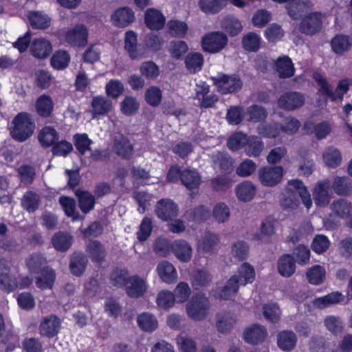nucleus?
<instances>
[{"label":"nucleus","instance_id":"obj_41","mask_svg":"<svg viewBox=\"0 0 352 352\" xmlns=\"http://www.w3.org/2000/svg\"><path fill=\"white\" fill-rule=\"evenodd\" d=\"M344 296L338 292H332L320 298H316L313 300V305L314 307L323 309L330 305L338 303L342 301Z\"/></svg>","mask_w":352,"mask_h":352},{"label":"nucleus","instance_id":"obj_54","mask_svg":"<svg viewBox=\"0 0 352 352\" xmlns=\"http://www.w3.org/2000/svg\"><path fill=\"white\" fill-rule=\"evenodd\" d=\"M249 137L242 132H236L228 140L227 146L232 151H237L245 146Z\"/></svg>","mask_w":352,"mask_h":352},{"label":"nucleus","instance_id":"obj_40","mask_svg":"<svg viewBox=\"0 0 352 352\" xmlns=\"http://www.w3.org/2000/svg\"><path fill=\"white\" fill-rule=\"evenodd\" d=\"M59 138L56 130L52 126H45L39 132L38 139L43 146L53 145Z\"/></svg>","mask_w":352,"mask_h":352},{"label":"nucleus","instance_id":"obj_15","mask_svg":"<svg viewBox=\"0 0 352 352\" xmlns=\"http://www.w3.org/2000/svg\"><path fill=\"white\" fill-rule=\"evenodd\" d=\"M125 287L126 294L132 298L142 296L147 289L144 279L137 275L129 277Z\"/></svg>","mask_w":352,"mask_h":352},{"label":"nucleus","instance_id":"obj_21","mask_svg":"<svg viewBox=\"0 0 352 352\" xmlns=\"http://www.w3.org/2000/svg\"><path fill=\"white\" fill-rule=\"evenodd\" d=\"M157 272L162 280L166 283H173L177 279L175 267L167 261H162L157 264Z\"/></svg>","mask_w":352,"mask_h":352},{"label":"nucleus","instance_id":"obj_25","mask_svg":"<svg viewBox=\"0 0 352 352\" xmlns=\"http://www.w3.org/2000/svg\"><path fill=\"white\" fill-rule=\"evenodd\" d=\"M52 48L49 41L43 38H36L30 46L32 54L38 58H45L52 52Z\"/></svg>","mask_w":352,"mask_h":352},{"label":"nucleus","instance_id":"obj_38","mask_svg":"<svg viewBox=\"0 0 352 352\" xmlns=\"http://www.w3.org/2000/svg\"><path fill=\"white\" fill-rule=\"evenodd\" d=\"M137 322L139 327L146 332H153L158 327L156 317L148 312L140 314L137 318Z\"/></svg>","mask_w":352,"mask_h":352},{"label":"nucleus","instance_id":"obj_2","mask_svg":"<svg viewBox=\"0 0 352 352\" xmlns=\"http://www.w3.org/2000/svg\"><path fill=\"white\" fill-rule=\"evenodd\" d=\"M35 128L32 116L27 112H21L12 120L10 133L16 142H23L32 135Z\"/></svg>","mask_w":352,"mask_h":352},{"label":"nucleus","instance_id":"obj_17","mask_svg":"<svg viewBox=\"0 0 352 352\" xmlns=\"http://www.w3.org/2000/svg\"><path fill=\"white\" fill-rule=\"evenodd\" d=\"M66 41L74 46H84L87 41V30L82 25H77L69 30L65 36Z\"/></svg>","mask_w":352,"mask_h":352},{"label":"nucleus","instance_id":"obj_12","mask_svg":"<svg viewBox=\"0 0 352 352\" xmlns=\"http://www.w3.org/2000/svg\"><path fill=\"white\" fill-rule=\"evenodd\" d=\"M60 327V320L55 315L45 317L39 325V332L41 336L47 338L55 336Z\"/></svg>","mask_w":352,"mask_h":352},{"label":"nucleus","instance_id":"obj_49","mask_svg":"<svg viewBox=\"0 0 352 352\" xmlns=\"http://www.w3.org/2000/svg\"><path fill=\"white\" fill-rule=\"evenodd\" d=\"M18 287V283L16 278L10 274L8 270L6 269V272L0 270V289L10 293L15 290Z\"/></svg>","mask_w":352,"mask_h":352},{"label":"nucleus","instance_id":"obj_6","mask_svg":"<svg viewBox=\"0 0 352 352\" xmlns=\"http://www.w3.org/2000/svg\"><path fill=\"white\" fill-rule=\"evenodd\" d=\"M283 175V168L280 166H265L258 170V178L264 186L272 187L279 184Z\"/></svg>","mask_w":352,"mask_h":352},{"label":"nucleus","instance_id":"obj_14","mask_svg":"<svg viewBox=\"0 0 352 352\" xmlns=\"http://www.w3.org/2000/svg\"><path fill=\"white\" fill-rule=\"evenodd\" d=\"M156 213L164 221L170 220L178 214L177 206L170 199H161L156 205Z\"/></svg>","mask_w":352,"mask_h":352},{"label":"nucleus","instance_id":"obj_44","mask_svg":"<svg viewBox=\"0 0 352 352\" xmlns=\"http://www.w3.org/2000/svg\"><path fill=\"white\" fill-rule=\"evenodd\" d=\"M76 195L78 198L79 207L84 213L91 210L95 205V197L87 191L77 190Z\"/></svg>","mask_w":352,"mask_h":352},{"label":"nucleus","instance_id":"obj_22","mask_svg":"<svg viewBox=\"0 0 352 352\" xmlns=\"http://www.w3.org/2000/svg\"><path fill=\"white\" fill-rule=\"evenodd\" d=\"M267 336L266 329L258 324L248 327L244 331L245 340L252 344L263 342Z\"/></svg>","mask_w":352,"mask_h":352},{"label":"nucleus","instance_id":"obj_26","mask_svg":"<svg viewBox=\"0 0 352 352\" xmlns=\"http://www.w3.org/2000/svg\"><path fill=\"white\" fill-rule=\"evenodd\" d=\"M88 260L84 253L74 252L71 256L69 269L72 274L80 276L85 270Z\"/></svg>","mask_w":352,"mask_h":352},{"label":"nucleus","instance_id":"obj_33","mask_svg":"<svg viewBox=\"0 0 352 352\" xmlns=\"http://www.w3.org/2000/svg\"><path fill=\"white\" fill-rule=\"evenodd\" d=\"M296 264L291 254H284L278 261V271L284 277H290L295 272Z\"/></svg>","mask_w":352,"mask_h":352},{"label":"nucleus","instance_id":"obj_57","mask_svg":"<svg viewBox=\"0 0 352 352\" xmlns=\"http://www.w3.org/2000/svg\"><path fill=\"white\" fill-rule=\"evenodd\" d=\"M226 4V0H199L201 10L206 13L218 12Z\"/></svg>","mask_w":352,"mask_h":352},{"label":"nucleus","instance_id":"obj_16","mask_svg":"<svg viewBox=\"0 0 352 352\" xmlns=\"http://www.w3.org/2000/svg\"><path fill=\"white\" fill-rule=\"evenodd\" d=\"M113 23L118 27L124 28L129 25L135 20L133 11L128 7L117 9L111 16Z\"/></svg>","mask_w":352,"mask_h":352},{"label":"nucleus","instance_id":"obj_9","mask_svg":"<svg viewBox=\"0 0 352 352\" xmlns=\"http://www.w3.org/2000/svg\"><path fill=\"white\" fill-rule=\"evenodd\" d=\"M313 198L317 206L320 207L327 206L332 198L331 182L324 179L318 182L313 191Z\"/></svg>","mask_w":352,"mask_h":352},{"label":"nucleus","instance_id":"obj_5","mask_svg":"<svg viewBox=\"0 0 352 352\" xmlns=\"http://www.w3.org/2000/svg\"><path fill=\"white\" fill-rule=\"evenodd\" d=\"M227 36L221 32H212L206 34L201 40L202 48L209 53H218L227 45Z\"/></svg>","mask_w":352,"mask_h":352},{"label":"nucleus","instance_id":"obj_64","mask_svg":"<svg viewBox=\"0 0 352 352\" xmlns=\"http://www.w3.org/2000/svg\"><path fill=\"white\" fill-rule=\"evenodd\" d=\"M139 107V102L135 98L131 96L126 97L120 103L122 113L128 116L135 114Z\"/></svg>","mask_w":352,"mask_h":352},{"label":"nucleus","instance_id":"obj_36","mask_svg":"<svg viewBox=\"0 0 352 352\" xmlns=\"http://www.w3.org/2000/svg\"><path fill=\"white\" fill-rule=\"evenodd\" d=\"M256 188L250 181H245L239 184L236 188V196L242 201H251L256 195Z\"/></svg>","mask_w":352,"mask_h":352},{"label":"nucleus","instance_id":"obj_19","mask_svg":"<svg viewBox=\"0 0 352 352\" xmlns=\"http://www.w3.org/2000/svg\"><path fill=\"white\" fill-rule=\"evenodd\" d=\"M170 248L176 258L180 261L186 263L190 261L192 249L187 241L176 240L172 243Z\"/></svg>","mask_w":352,"mask_h":352},{"label":"nucleus","instance_id":"obj_52","mask_svg":"<svg viewBox=\"0 0 352 352\" xmlns=\"http://www.w3.org/2000/svg\"><path fill=\"white\" fill-rule=\"evenodd\" d=\"M203 63L204 57L201 54L198 52L188 54L185 59L186 67L190 73H195L201 70Z\"/></svg>","mask_w":352,"mask_h":352},{"label":"nucleus","instance_id":"obj_47","mask_svg":"<svg viewBox=\"0 0 352 352\" xmlns=\"http://www.w3.org/2000/svg\"><path fill=\"white\" fill-rule=\"evenodd\" d=\"M245 113L248 116V121L250 122H263L267 118L268 115L267 109L258 104L248 107Z\"/></svg>","mask_w":352,"mask_h":352},{"label":"nucleus","instance_id":"obj_28","mask_svg":"<svg viewBox=\"0 0 352 352\" xmlns=\"http://www.w3.org/2000/svg\"><path fill=\"white\" fill-rule=\"evenodd\" d=\"M36 280V286L41 289H51L56 279V274L52 268L44 266Z\"/></svg>","mask_w":352,"mask_h":352},{"label":"nucleus","instance_id":"obj_63","mask_svg":"<svg viewBox=\"0 0 352 352\" xmlns=\"http://www.w3.org/2000/svg\"><path fill=\"white\" fill-rule=\"evenodd\" d=\"M144 98L148 104L153 107H157L162 101V91L156 86L150 87L146 90Z\"/></svg>","mask_w":352,"mask_h":352},{"label":"nucleus","instance_id":"obj_13","mask_svg":"<svg viewBox=\"0 0 352 352\" xmlns=\"http://www.w3.org/2000/svg\"><path fill=\"white\" fill-rule=\"evenodd\" d=\"M113 151L122 159H130L133 154V148L129 140L122 135L113 139Z\"/></svg>","mask_w":352,"mask_h":352},{"label":"nucleus","instance_id":"obj_37","mask_svg":"<svg viewBox=\"0 0 352 352\" xmlns=\"http://www.w3.org/2000/svg\"><path fill=\"white\" fill-rule=\"evenodd\" d=\"M313 3L309 0H297L287 6L289 14L294 19H298L302 13L311 10Z\"/></svg>","mask_w":352,"mask_h":352},{"label":"nucleus","instance_id":"obj_18","mask_svg":"<svg viewBox=\"0 0 352 352\" xmlns=\"http://www.w3.org/2000/svg\"><path fill=\"white\" fill-rule=\"evenodd\" d=\"M144 21L149 29L159 30L164 27L166 19L160 10L148 8L144 13Z\"/></svg>","mask_w":352,"mask_h":352},{"label":"nucleus","instance_id":"obj_51","mask_svg":"<svg viewBox=\"0 0 352 352\" xmlns=\"http://www.w3.org/2000/svg\"><path fill=\"white\" fill-rule=\"evenodd\" d=\"M168 32L173 37L184 38L188 31L187 24L179 20H170L167 23Z\"/></svg>","mask_w":352,"mask_h":352},{"label":"nucleus","instance_id":"obj_11","mask_svg":"<svg viewBox=\"0 0 352 352\" xmlns=\"http://www.w3.org/2000/svg\"><path fill=\"white\" fill-rule=\"evenodd\" d=\"M305 104L302 94L296 91L286 92L278 100V105L280 109L287 111H294L300 108Z\"/></svg>","mask_w":352,"mask_h":352},{"label":"nucleus","instance_id":"obj_10","mask_svg":"<svg viewBox=\"0 0 352 352\" xmlns=\"http://www.w3.org/2000/svg\"><path fill=\"white\" fill-rule=\"evenodd\" d=\"M237 322V318L233 312L221 311L216 314L215 327L220 333L227 335L234 328Z\"/></svg>","mask_w":352,"mask_h":352},{"label":"nucleus","instance_id":"obj_7","mask_svg":"<svg viewBox=\"0 0 352 352\" xmlns=\"http://www.w3.org/2000/svg\"><path fill=\"white\" fill-rule=\"evenodd\" d=\"M212 79L219 91L222 94L237 92L243 86L241 78L236 75L223 74L217 77H213Z\"/></svg>","mask_w":352,"mask_h":352},{"label":"nucleus","instance_id":"obj_62","mask_svg":"<svg viewBox=\"0 0 352 352\" xmlns=\"http://www.w3.org/2000/svg\"><path fill=\"white\" fill-rule=\"evenodd\" d=\"M176 342L181 352H197V344L192 338L179 335L176 338Z\"/></svg>","mask_w":352,"mask_h":352},{"label":"nucleus","instance_id":"obj_60","mask_svg":"<svg viewBox=\"0 0 352 352\" xmlns=\"http://www.w3.org/2000/svg\"><path fill=\"white\" fill-rule=\"evenodd\" d=\"M47 261L41 254H32L26 260V265L29 270L34 273H39L42 271Z\"/></svg>","mask_w":352,"mask_h":352},{"label":"nucleus","instance_id":"obj_4","mask_svg":"<svg viewBox=\"0 0 352 352\" xmlns=\"http://www.w3.org/2000/svg\"><path fill=\"white\" fill-rule=\"evenodd\" d=\"M314 78L320 85L318 91L322 94L327 96L333 101H336L338 99L342 100L344 94L349 90V84L345 80H340L338 82L336 91L333 92L330 84L321 74H314Z\"/></svg>","mask_w":352,"mask_h":352},{"label":"nucleus","instance_id":"obj_8","mask_svg":"<svg viewBox=\"0 0 352 352\" xmlns=\"http://www.w3.org/2000/svg\"><path fill=\"white\" fill-rule=\"evenodd\" d=\"M322 27V14L313 12L305 15L299 25V31L306 35H314L318 33Z\"/></svg>","mask_w":352,"mask_h":352},{"label":"nucleus","instance_id":"obj_29","mask_svg":"<svg viewBox=\"0 0 352 352\" xmlns=\"http://www.w3.org/2000/svg\"><path fill=\"white\" fill-rule=\"evenodd\" d=\"M86 251L91 260L97 263L102 262L106 256L107 251L104 245L98 241H90L87 246Z\"/></svg>","mask_w":352,"mask_h":352},{"label":"nucleus","instance_id":"obj_39","mask_svg":"<svg viewBox=\"0 0 352 352\" xmlns=\"http://www.w3.org/2000/svg\"><path fill=\"white\" fill-rule=\"evenodd\" d=\"M221 25L230 36H234L239 34L243 29L241 21L233 16H227L221 21Z\"/></svg>","mask_w":352,"mask_h":352},{"label":"nucleus","instance_id":"obj_45","mask_svg":"<svg viewBox=\"0 0 352 352\" xmlns=\"http://www.w3.org/2000/svg\"><path fill=\"white\" fill-rule=\"evenodd\" d=\"M124 43V48L132 59L142 58V54L138 50L137 36L133 32L129 31L126 33Z\"/></svg>","mask_w":352,"mask_h":352},{"label":"nucleus","instance_id":"obj_46","mask_svg":"<svg viewBox=\"0 0 352 352\" xmlns=\"http://www.w3.org/2000/svg\"><path fill=\"white\" fill-rule=\"evenodd\" d=\"M278 345L283 351L292 350L296 343V336L295 333L289 331H283L278 335Z\"/></svg>","mask_w":352,"mask_h":352},{"label":"nucleus","instance_id":"obj_20","mask_svg":"<svg viewBox=\"0 0 352 352\" xmlns=\"http://www.w3.org/2000/svg\"><path fill=\"white\" fill-rule=\"evenodd\" d=\"M331 186L333 192L339 196H349L352 194L351 179L347 176L333 177Z\"/></svg>","mask_w":352,"mask_h":352},{"label":"nucleus","instance_id":"obj_31","mask_svg":"<svg viewBox=\"0 0 352 352\" xmlns=\"http://www.w3.org/2000/svg\"><path fill=\"white\" fill-rule=\"evenodd\" d=\"M91 107L94 116H103L111 110L112 102L104 96H96L92 99Z\"/></svg>","mask_w":352,"mask_h":352},{"label":"nucleus","instance_id":"obj_59","mask_svg":"<svg viewBox=\"0 0 352 352\" xmlns=\"http://www.w3.org/2000/svg\"><path fill=\"white\" fill-rule=\"evenodd\" d=\"M258 133L266 138H276L281 132L280 124L277 122L261 124L257 127Z\"/></svg>","mask_w":352,"mask_h":352},{"label":"nucleus","instance_id":"obj_48","mask_svg":"<svg viewBox=\"0 0 352 352\" xmlns=\"http://www.w3.org/2000/svg\"><path fill=\"white\" fill-rule=\"evenodd\" d=\"M333 51L338 54H343L351 47V43L349 36L338 34L334 36L331 42Z\"/></svg>","mask_w":352,"mask_h":352},{"label":"nucleus","instance_id":"obj_58","mask_svg":"<svg viewBox=\"0 0 352 352\" xmlns=\"http://www.w3.org/2000/svg\"><path fill=\"white\" fill-rule=\"evenodd\" d=\"M249 254V246L244 241H237L232 244L231 254L238 261L245 260Z\"/></svg>","mask_w":352,"mask_h":352},{"label":"nucleus","instance_id":"obj_56","mask_svg":"<svg viewBox=\"0 0 352 352\" xmlns=\"http://www.w3.org/2000/svg\"><path fill=\"white\" fill-rule=\"evenodd\" d=\"M242 44L245 50L256 52L260 48L261 37L255 32H249L243 36Z\"/></svg>","mask_w":352,"mask_h":352},{"label":"nucleus","instance_id":"obj_34","mask_svg":"<svg viewBox=\"0 0 352 352\" xmlns=\"http://www.w3.org/2000/svg\"><path fill=\"white\" fill-rule=\"evenodd\" d=\"M28 17L31 26L34 29L45 30L49 28L51 23L50 18L39 11L30 12Z\"/></svg>","mask_w":352,"mask_h":352},{"label":"nucleus","instance_id":"obj_42","mask_svg":"<svg viewBox=\"0 0 352 352\" xmlns=\"http://www.w3.org/2000/svg\"><path fill=\"white\" fill-rule=\"evenodd\" d=\"M324 164L329 168H336L341 164L342 155L340 151L333 146L327 148L322 154Z\"/></svg>","mask_w":352,"mask_h":352},{"label":"nucleus","instance_id":"obj_1","mask_svg":"<svg viewBox=\"0 0 352 352\" xmlns=\"http://www.w3.org/2000/svg\"><path fill=\"white\" fill-rule=\"evenodd\" d=\"M300 199L307 208L311 206V195L303 183L298 179L290 180L281 201L282 208L287 210H296L300 204Z\"/></svg>","mask_w":352,"mask_h":352},{"label":"nucleus","instance_id":"obj_55","mask_svg":"<svg viewBox=\"0 0 352 352\" xmlns=\"http://www.w3.org/2000/svg\"><path fill=\"white\" fill-rule=\"evenodd\" d=\"M21 204L27 211L33 212L38 208L40 197L35 192H27L22 198Z\"/></svg>","mask_w":352,"mask_h":352},{"label":"nucleus","instance_id":"obj_53","mask_svg":"<svg viewBox=\"0 0 352 352\" xmlns=\"http://www.w3.org/2000/svg\"><path fill=\"white\" fill-rule=\"evenodd\" d=\"M326 272L323 267L316 265L307 272V278L311 284L320 285L325 279Z\"/></svg>","mask_w":352,"mask_h":352},{"label":"nucleus","instance_id":"obj_35","mask_svg":"<svg viewBox=\"0 0 352 352\" xmlns=\"http://www.w3.org/2000/svg\"><path fill=\"white\" fill-rule=\"evenodd\" d=\"M212 280L211 274L206 270L194 271L191 277L192 285L196 289L208 287Z\"/></svg>","mask_w":352,"mask_h":352},{"label":"nucleus","instance_id":"obj_32","mask_svg":"<svg viewBox=\"0 0 352 352\" xmlns=\"http://www.w3.org/2000/svg\"><path fill=\"white\" fill-rule=\"evenodd\" d=\"M276 71L283 78H290L294 74V67L288 56L280 57L275 63Z\"/></svg>","mask_w":352,"mask_h":352},{"label":"nucleus","instance_id":"obj_3","mask_svg":"<svg viewBox=\"0 0 352 352\" xmlns=\"http://www.w3.org/2000/svg\"><path fill=\"white\" fill-rule=\"evenodd\" d=\"M210 307L209 298L204 294H198L192 296L186 303V312L192 320L202 321L208 317Z\"/></svg>","mask_w":352,"mask_h":352},{"label":"nucleus","instance_id":"obj_24","mask_svg":"<svg viewBox=\"0 0 352 352\" xmlns=\"http://www.w3.org/2000/svg\"><path fill=\"white\" fill-rule=\"evenodd\" d=\"M220 243L218 234L206 232L199 242L198 248L204 253H212Z\"/></svg>","mask_w":352,"mask_h":352},{"label":"nucleus","instance_id":"obj_23","mask_svg":"<svg viewBox=\"0 0 352 352\" xmlns=\"http://www.w3.org/2000/svg\"><path fill=\"white\" fill-rule=\"evenodd\" d=\"M51 243L55 250L64 252L67 251L72 246L73 236L68 232L59 231L52 236Z\"/></svg>","mask_w":352,"mask_h":352},{"label":"nucleus","instance_id":"obj_30","mask_svg":"<svg viewBox=\"0 0 352 352\" xmlns=\"http://www.w3.org/2000/svg\"><path fill=\"white\" fill-rule=\"evenodd\" d=\"M182 183L188 190L197 189L201 184V176L195 170L186 169L180 174Z\"/></svg>","mask_w":352,"mask_h":352},{"label":"nucleus","instance_id":"obj_43","mask_svg":"<svg viewBox=\"0 0 352 352\" xmlns=\"http://www.w3.org/2000/svg\"><path fill=\"white\" fill-rule=\"evenodd\" d=\"M237 280L241 285L251 283L255 278V271L254 267L248 263H243L239 267L237 271Z\"/></svg>","mask_w":352,"mask_h":352},{"label":"nucleus","instance_id":"obj_50","mask_svg":"<svg viewBox=\"0 0 352 352\" xmlns=\"http://www.w3.org/2000/svg\"><path fill=\"white\" fill-rule=\"evenodd\" d=\"M263 148V143L258 137L250 136L245 146V152L249 157H258Z\"/></svg>","mask_w":352,"mask_h":352},{"label":"nucleus","instance_id":"obj_27","mask_svg":"<svg viewBox=\"0 0 352 352\" xmlns=\"http://www.w3.org/2000/svg\"><path fill=\"white\" fill-rule=\"evenodd\" d=\"M330 209L335 216L345 219L352 212V203L346 199L340 198L331 203Z\"/></svg>","mask_w":352,"mask_h":352},{"label":"nucleus","instance_id":"obj_61","mask_svg":"<svg viewBox=\"0 0 352 352\" xmlns=\"http://www.w3.org/2000/svg\"><path fill=\"white\" fill-rule=\"evenodd\" d=\"M53 102L50 97L47 96H41L36 102L37 113L43 117L50 116L53 110Z\"/></svg>","mask_w":352,"mask_h":352}]
</instances>
